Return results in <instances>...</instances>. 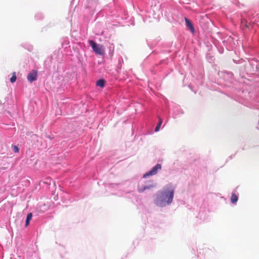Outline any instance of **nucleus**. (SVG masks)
<instances>
[{"label": "nucleus", "instance_id": "obj_2", "mask_svg": "<svg viewBox=\"0 0 259 259\" xmlns=\"http://www.w3.org/2000/svg\"><path fill=\"white\" fill-rule=\"evenodd\" d=\"M89 44L92 47L94 52L98 55H103L104 54L105 49L103 46L97 44L92 40L89 41Z\"/></svg>", "mask_w": 259, "mask_h": 259}, {"label": "nucleus", "instance_id": "obj_12", "mask_svg": "<svg viewBox=\"0 0 259 259\" xmlns=\"http://www.w3.org/2000/svg\"><path fill=\"white\" fill-rule=\"evenodd\" d=\"M13 150L15 153H18L19 152V148L16 146H13Z\"/></svg>", "mask_w": 259, "mask_h": 259}, {"label": "nucleus", "instance_id": "obj_6", "mask_svg": "<svg viewBox=\"0 0 259 259\" xmlns=\"http://www.w3.org/2000/svg\"><path fill=\"white\" fill-rule=\"evenodd\" d=\"M238 199V196L235 193H232L231 197V201L232 203H236Z\"/></svg>", "mask_w": 259, "mask_h": 259}, {"label": "nucleus", "instance_id": "obj_11", "mask_svg": "<svg viewBox=\"0 0 259 259\" xmlns=\"http://www.w3.org/2000/svg\"><path fill=\"white\" fill-rule=\"evenodd\" d=\"M151 187L152 186H145V187H144L143 189H139V191L140 192H142L144 191L146 189H150Z\"/></svg>", "mask_w": 259, "mask_h": 259}, {"label": "nucleus", "instance_id": "obj_4", "mask_svg": "<svg viewBox=\"0 0 259 259\" xmlns=\"http://www.w3.org/2000/svg\"><path fill=\"white\" fill-rule=\"evenodd\" d=\"M27 78L30 82L36 80L37 79V71L34 70H32L27 75Z\"/></svg>", "mask_w": 259, "mask_h": 259}, {"label": "nucleus", "instance_id": "obj_7", "mask_svg": "<svg viewBox=\"0 0 259 259\" xmlns=\"http://www.w3.org/2000/svg\"><path fill=\"white\" fill-rule=\"evenodd\" d=\"M105 81L104 79H101L97 81L96 84L97 86L103 88L105 85Z\"/></svg>", "mask_w": 259, "mask_h": 259}, {"label": "nucleus", "instance_id": "obj_3", "mask_svg": "<svg viewBox=\"0 0 259 259\" xmlns=\"http://www.w3.org/2000/svg\"><path fill=\"white\" fill-rule=\"evenodd\" d=\"M161 169V165L160 164H157L155 165L151 170L144 175L143 178H146L148 176L155 175L157 173L158 170Z\"/></svg>", "mask_w": 259, "mask_h": 259}, {"label": "nucleus", "instance_id": "obj_10", "mask_svg": "<svg viewBox=\"0 0 259 259\" xmlns=\"http://www.w3.org/2000/svg\"><path fill=\"white\" fill-rule=\"evenodd\" d=\"M16 78H17V77H16V73L15 72H14L13 73V75L11 77V78H10V81L12 82V83H14V82L16 81Z\"/></svg>", "mask_w": 259, "mask_h": 259}, {"label": "nucleus", "instance_id": "obj_1", "mask_svg": "<svg viewBox=\"0 0 259 259\" xmlns=\"http://www.w3.org/2000/svg\"><path fill=\"white\" fill-rule=\"evenodd\" d=\"M174 196V189L171 185L166 186L164 190L158 192L156 195L155 204L163 207L172 203Z\"/></svg>", "mask_w": 259, "mask_h": 259}, {"label": "nucleus", "instance_id": "obj_5", "mask_svg": "<svg viewBox=\"0 0 259 259\" xmlns=\"http://www.w3.org/2000/svg\"><path fill=\"white\" fill-rule=\"evenodd\" d=\"M186 26L190 30L192 33L195 32V28L191 23L190 20L187 18H185Z\"/></svg>", "mask_w": 259, "mask_h": 259}, {"label": "nucleus", "instance_id": "obj_9", "mask_svg": "<svg viewBox=\"0 0 259 259\" xmlns=\"http://www.w3.org/2000/svg\"><path fill=\"white\" fill-rule=\"evenodd\" d=\"M31 219H32V213H29L27 215V218H26V222H25L26 226H28L29 224V221L31 220Z\"/></svg>", "mask_w": 259, "mask_h": 259}, {"label": "nucleus", "instance_id": "obj_8", "mask_svg": "<svg viewBox=\"0 0 259 259\" xmlns=\"http://www.w3.org/2000/svg\"><path fill=\"white\" fill-rule=\"evenodd\" d=\"M158 118H159V122H158L157 126H156V127L155 128V132H158L159 130L160 127V126L161 125V124L162 123V119L160 117H159Z\"/></svg>", "mask_w": 259, "mask_h": 259}]
</instances>
